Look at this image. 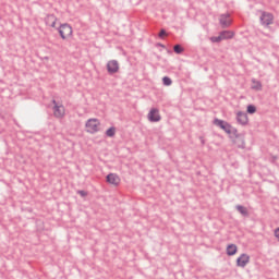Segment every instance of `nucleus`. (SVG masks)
<instances>
[{"label": "nucleus", "mask_w": 279, "mask_h": 279, "mask_svg": "<svg viewBox=\"0 0 279 279\" xmlns=\"http://www.w3.org/2000/svg\"><path fill=\"white\" fill-rule=\"evenodd\" d=\"M214 125H216L217 128H220V130H223V132H226V134L230 133V130L232 128V125L223 120H220L218 118L214 119Z\"/></svg>", "instance_id": "nucleus-7"}, {"label": "nucleus", "mask_w": 279, "mask_h": 279, "mask_svg": "<svg viewBox=\"0 0 279 279\" xmlns=\"http://www.w3.org/2000/svg\"><path fill=\"white\" fill-rule=\"evenodd\" d=\"M222 40H230L234 38V32L232 31H222L219 33Z\"/></svg>", "instance_id": "nucleus-14"}, {"label": "nucleus", "mask_w": 279, "mask_h": 279, "mask_svg": "<svg viewBox=\"0 0 279 279\" xmlns=\"http://www.w3.org/2000/svg\"><path fill=\"white\" fill-rule=\"evenodd\" d=\"M239 252V247H236V244H229L227 246V256H234Z\"/></svg>", "instance_id": "nucleus-16"}, {"label": "nucleus", "mask_w": 279, "mask_h": 279, "mask_svg": "<svg viewBox=\"0 0 279 279\" xmlns=\"http://www.w3.org/2000/svg\"><path fill=\"white\" fill-rule=\"evenodd\" d=\"M77 195H81V197H87L88 196V192L84 191V190H78Z\"/></svg>", "instance_id": "nucleus-23"}, {"label": "nucleus", "mask_w": 279, "mask_h": 279, "mask_svg": "<svg viewBox=\"0 0 279 279\" xmlns=\"http://www.w3.org/2000/svg\"><path fill=\"white\" fill-rule=\"evenodd\" d=\"M62 40H66V36H73V27L69 23L61 24L57 28Z\"/></svg>", "instance_id": "nucleus-3"}, {"label": "nucleus", "mask_w": 279, "mask_h": 279, "mask_svg": "<svg viewBox=\"0 0 279 279\" xmlns=\"http://www.w3.org/2000/svg\"><path fill=\"white\" fill-rule=\"evenodd\" d=\"M235 209L238 210V213H240V215H242V217L250 216V211H247V208H245L243 205H236Z\"/></svg>", "instance_id": "nucleus-17"}, {"label": "nucleus", "mask_w": 279, "mask_h": 279, "mask_svg": "<svg viewBox=\"0 0 279 279\" xmlns=\"http://www.w3.org/2000/svg\"><path fill=\"white\" fill-rule=\"evenodd\" d=\"M173 51L174 53H178V54L184 53V48L182 47V45L178 44L173 47Z\"/></svg>", "instance_id": "nucleus-20"}, {"label": "nucleus", "mask_w": 279, "mask_h": 279, "mask_svg": "<svg viewBox=\"0 0 279 279\" xmlns=\"http://www.w3.org/2000/svg\"><path fill=\"white\" fill-rule=\"evenodd\" d=\"M107 71L109 75H114V73H119V61L111 60L107 63Z\"/></svg>", "instance_id": "nucleus-9"}, {"label": "nucleus", "mask_w": 279, "mask_h": 279, "mask_svg": "<svg viewBox=\"0 0 279 279\" xmlns=\"http://www.w3.org/2000/svg\"><path fill=\"white\" fill-rule=\"evenodd\" d=\"M236 121L240 125H247V123L250 122V119L247 118V113L243 111H239L236 113Z\"/></svg>", "instance_id": "nucleus-12"}, {"label": "nucleus", "mask_w": 279, "mask_h": 279, "mask_svg": "<svg viewBox=\"0 0 279 279\" xmlns=\"http://www.w3.org/2000/svg\"><path fill=\"white\" fill-rule=\"evenodd\" d=\"M278 160L277 156H271L270 157V162H272V165H275V162Z\"/></svg>", "instance_id": "nucleus-25"}, {"label": "nucleus", "mask_w": 279, "mask_h": 279, "mask_svg": "<svg viewBox=\"0 0 279 279\" xmlns=\"http://www.w3.org/2000/svg\"><path fill=\"white\" fill-rule=\"evenodd\" d=\"M252 90H263V83H260V81L256 80V78H252Z\"/></svg>", "instance_id": "nucleus-15"}, {"label": "nucleus", "mask_w": 279, "mask_h": 279, "mask_svg": "<svg viewBox=\"0 0 279 279\" xmlns=\"http://www.w3.org/2000/svg\"><path fill=\"white\" fill-rule=\"evenodd\" d=\"M99 120L95 118L87 120V122L85 123V128L88 134H97V132H99Z\"/></svg>", "instance_id": "nucleus-2"}, {"label": "nucleus", "mask_w": 279, "mask_h": 279, "mask_svg": "<svg viewBox=\"0 0 279 279\" xmlns=\"http://www.w3.org/2000/svg\"><path fill=\"white\" fill-rule=\"evenodd\" d=\"M165 36H167V31H165V28H162V29L159 32V38H165Z\"/></svg>", "instance_id": "nucleus-24"}, {"label": "nucleus", "mask_w": 279, "mask_h": 279, "mask_svg": "<svg viewBox=\"0 0 279 279\" xmlns=\"http://www.w3.org/2000/svg\"><path fill=\"white\" fill-rule=\"evenodd\" d=\"M260 25H263L264 27H269V25H274V15L270 12L260 11Z\"/></svg>", "instance_id": "nucleus-4"}, {"label": "nucleus", "mask_w": 279, "mask_h": 279, "mask_svg": "<svg viewBox=\"0 0 279 279\" xmlns=\"http://www.w3.org/2000/svg\"><path fill=\"white\" fill-rule=\"evenodd\" d=\"M246 112H247L248 114H254V113H256V106H254V105H248L247 108H246Z\"/></svg>", "instance_id": "nucleus-21"}, {"label": "nucleus", "mask_w": 279, "mask_h": 279, "mask_svg": "<svg viewBox=\"0 0 279 279\" xmlns=\"http://www.w3.org/2000/svg\"><path fill=\"white\" fill-rule=\"evenodd\" d=\"M45 23L48 25V27H56V23H58V17H56L53 14H48L45 17Z\"/></svg>", "instance_id": "nucleus-13"}, {"label": "nucleus", "mask_w": 279, "mask_h": 279, "mask_svg": "<svg viewBox=\"0 0 279 279\" xmlns=\"http://www.w3.org/2000/svg\"><path fill=\"white\" fill-rule=\"evenodd\" d=\"M228 134L230 138H235L234 143L239 149H245V140L243 138V135L239 134L236 128L231 126Z\"/></svg>", "instance_id": "nucleus-1"}, {"label": "nucleus", "mask_w": 279, "mask_h": 279, "mask_svg": "<svg viewBox=\"0 0 279 279\" xmlns=\"http://www.w3.org/2000/svg\"><path fill=\"white\" fill-rule=\"evenodd\" d=\"M250 264V255L243 253L241 256L236 259V267H241L242 269H245L247 265Z\"/></svg>", "instance_id": "nucleus-8"}, {"label": "nucleus", "mask_w": 279, "mask_h": 279, "mask_svg": "<svg viewBox=\"0 0 279 279\" xmlns=\"http://www.w3.org/2000/svg\"><path fill=\"white\" fill-rule=\"evenodd\" d=\"M159 45V47H163L165 48V45H162V44H158Z\"/></svg>", "instance_id": "nucleus-27"}, {"label": "nucleus", "mask_w": 279, "mask_h": 279, "mask_svg": "<svg viewBox=\"0 0 279 279\" xmlns=\"http://www.w3.org/2000/svg\"><path fill=\"white\" fill-rule=\"evenodd\" d=\"M210 40L213 43H221V40H223V39L221 38V35L219 34V36L210 37Z\"/></svg>", "instance_id": "nucleus-22"}, {"label": "nucleus", "mask_w": 279, "mask_h": 279, "mask_svg": "<svg viewBox=\"0 0 279 279\" xmlns=\"http://www.w3.org/2000/svg\"><path fill=\"white\" fill-rule=\"evenodd\" d=\"M117 134V128L111 126L106 131V135L109 136V138H112Z\"/></svg>", "instance_id": "nucleus-18"}, {"label": "nucleus", "mask_w": 279, "mask_h": 279, "mask_svg": "<svg viewBox=\"0 0 279 279\" xmlns=\"http://www.w3.org/2000/svg\"><path fill=\"white\" fill-rule=\"evenodd\" d=\"M147 118L150 123H158L162 119V117L160 116V110H158V108H151L147 114Z\"/></svg>", "instance_id": "nucleus-6"}, {"label": "nucleus", "mask_w": 279, "mask_h": 279, "mask_svg": "<svg viewBox=\"0 0 279 279\" xmlns=\"http://www.w3.org/2000/svg\"><path fill=\"white\" fill-rule=\"evenodd\" d=\"M219 23L223 29H226L227 27H230V25H232V20H230V14L229 13L221 14L219 19Z\"/></svg>", "instance_id": "nucleus-10"}, {"label": "nucleus", "mask_w": 279, "mask_h": 279, "mask_svg": "<svg viewBox=\"0 0 279 279\" xmlns=\"http://www.w3.org/2000/svg\"><path fill=\"white\" fill-rule=\"evenodd\" d=\"M162 84H163V86H171L173 84V81L169 76H163Z\"/></svg>", "instance_id": "nucleus-19"}, {"label": "nucleus", "mask_w": 279, "mask_h": 279, "mask_svg": "<svg viewBox=\"0 0 279 279\" xmlns=\"http://www.w3.org/2000/svg\"><path fill=\"white\" fill-rule=\"evenodd\" d=\"M106 180L109 184H112L113 186H119V184H121V178H119V174L117 173H109L106 177Z\"/></svg>", "instance_id": "nucleus-11"}, {"label": "nucleus", "mask_w": 279, "mask_h": 279, "mask_svg": "<svg viewBox=\"0 0 279 279\" xmlns=\"http://www.w3.org/2000/svg\"><path fill=\"white\" fill-rule=\"evenodd\" d=\"M275 236L279 241V227L275 230Z\"/></svg>", "instance_id": "nucleus-26"}, {"label": "nucleus", "mask_w": 279, "mask_h": 279, "mask_svg": "<svg viewBox=\"0 0 279 279\" xmlns=\"http://www.w3.org/2000/svg\"><path fill=\"white\" fill-rule=\"evenodd\" d=\"M52 104L53 117H56V119H63L64 114L66 113L64 105H58V101H56V99L52 100Z\"/></svg>", "instance_id": "nucleus-5"}]
</instances>
